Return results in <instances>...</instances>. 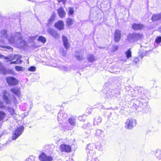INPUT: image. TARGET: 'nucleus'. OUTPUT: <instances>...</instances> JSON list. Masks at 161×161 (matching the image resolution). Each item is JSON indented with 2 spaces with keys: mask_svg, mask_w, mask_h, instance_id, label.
<instances>
[{
  "mask_svg": "<svg viewBox=\"0 0 161 161\" xmlns=\"http://www.w3.org/2000/svg\"><path fill=\"white\" fill-rule=\"evenodd\" d=\"M1 125L0 124V127H1Z\"/></svg>",
  "mask_w": 161,
  "mask_h": 161,
  "instance_id": "61",
  "label": "nucleus"
},
{
  "mask_svg": "<svg viewBox=\"0 0 161 161\" xmlns=\"http://www.w3.org/2000/svg\"><path fill=\"white\" fill-rule=\"evenodd\" d=\"M84 51L82 50L76 51L75 53V57L78 60L80 61L83 60L85 58L84 56Z\"/></svg>",
  "mask_w": 161,
  "mask_h": 161,
  "instance_id": "12",
  "label": "nucleus"
},
{
  "mask_svg": "<svg viewBox=\"0 0 161 161\" xmlns=\"http://www.w3.org/2000/svg\"><path fill=\"white\" fill-rule=\"evenodd\" d=\"M144 27V25L141 24L134 23L132 26V29L135 30H140L143 29Z\"/></svg>",
  "mask_w": 161,
  "mask_h": 161,
  "instance_id": "17",
  "label": "nucleus"
},
{
  "mask_svg": "<svg viewBox=\"0 0 161 161\" xmlns=\"http://www.w3.org/2000/svg\"><path fill=\"white\" fill-rule=\"evenodd\" d=\"M59 116H58V121H59Z\"/></svg>",
  "mask_w": 161,
  "mask_h": 161,
  "instance_id": "57",
  "label": "nucleus"
},
{
  "mask_svg": "<svg viewBox=\"0 0 161 161\" xmlns=\"http://www.w3.org/2000/svg\"><path fill=\"white\" fill-rule=\"evenodd\" d=\"M6 114L2 111H0V121L3 120L6 117Z\"/></svg>",
  "mask_w": 161,
  "mask_h": 161,
  "instance_id": "30",
  "label": "nucleus"
},
{
  "mask_svg": "<svg viewBox=\"0 0 161 161\" xmlns=\"http://www.w3.org/2000/svg\"><path fill=\"white\" fill-rule=\"evenodd\" d=\"M66 161H75L72 158H69Z\"/></svg>",
  "mask_w": 161,
  "mask_h": 161,
  "instance_id": "53",
  "label": "nucleus"
},
{
  "mask_svg": "<svg viewBox=\"0 0 161 161\" xmlns=\"http://www.w3.org/2000/svg\"><path fill=\"white\" fill-rule=\"evenodd\" d=\"M120 95V92L118 90H114L108 89L106 93L105 98L110 103L113 102L115 98Z\"/></svg>",
  "mask_w": 161,
  "mask_h": 161,
  "instance_id": "3",
  "label": "nucleus"
},
{
  "mask_svg": "<svg viewBox=\"0 0 161 161\" xmlns=\"http://www.w3.org/2000/svg\"><path fill=\"white\" fill-rule=\"evenodd\" d=\"M57 11L59 15L60 16V9L59 8L58 9Z\"/></svg>",
  "mask_w": 161,
  "mask_h": 161,
  "instance_id": "52",
  "label": "nucleus"
},
{
  "mask_svg": "<svg viewBox=\"0 0 161 161\" xmlns=\"http://www.w3.org/2000/svg\"><path fill=\"white\" fill-rule=\"evenodd\" d=\"M136 120L131 118L126 119L125 122V127L126 128L131 129L136 125Z\"/></svg>",
  "mask_w": 161,
  "mask_h": 161,
  "instance_id": "8",
  "label": "nucleus"
},
{
  "mask_svg": "<svg viewBox=\"0 0 161 161\" xmlns=\"http://www.w3.org/2000/svg\"><path fill=\"white\" fill-rule=\"evenodd\" d=\"M38 40L39 41L43 43H44L46 42V39L45 38L42 36H40L39 37Z\"/></svg>",
  "mask_w": 161,
  "mask_h": 161,
  "instance_id": "32",
  "label": "nucleus"
},
{
  "mask_svg": "<svg viewBox=\"0 0 161 161\" xmlns=\"http://www.w3.org/2000/svg\"><path fill=\"white\" fill-rule=\"evenodd\" d=\"M36 70V68L34 66H31L28 69V70L30 71H35Z\"/></svg>",
  "mask_w": 161,
  "mask_h": 161,
  "instance_id": "43",
  "label": "nucleus"
},
{
  "mask_svg": "<svg viewBox=\"0 0 161 161\" xmlns=\"http://www.w3.org/2000/svg\"><path fill=\"white\" fill-rule=\"evenodd\" d=\"M2 38L0 37V43H4V41H3L2 40Z\"/></svg>",
  "mask_w": 161,
  "mask_h": 161,
  "instance_id": "54",
  "label": "nucleus"
},
{
  "mask_svg": "<svg viewBox=\"0 0 161 161\" xmlns=\"http://www.w3.org/2000/svg\"><path fill=\"white\" fill-rule=\"evenodd\" d=\"M153 21H156L161 19V13L154 14L152 18Z\"/></svg>",
  "mask_w": 161,
  "mask_h": 161,
  "instance_id": "23",
  "label": "nucleus"
},
{
  "mask_svg": "<svg viewBox=\"0 0 161 161\" xmlns=\"http://www.w3.org/2000/svg\"><path fill=\"white\" fill-rule=\"evenodd\" d=\"M126 58L127 59H129L131 57V52L130 49H128L125 53Z\"/></svg>",
  "mask_w": 161,
  "mask_h": 161,
  "instance_id": "28",
  "label": "nucleus"
},
{
  "mask_svg": "<svg viewBox=\"0 0 161 161\" xmlns=\"http://www.w3.org/2000/svg\"><path fill=\"white\" fill-rule=\"evenodd\" d=\"M47 32L55 38H57L58 37V35L57 32L55 31L53 29L51 28L48 29Z\"/></svg>",
  "mask_w": 161,
  "mask_h": 161,
  "instance_id": "19",
  "label": "nucleus"
},
{
  "mask_svg": "<svg viewBox=\"0 0 161 161\" xmlns=\"http://www.w3.org/2000/svg\"><path fill=\"white\" fill-rule=\"evenodd\" d=\"M1 46L3 47L6 48L7 49L9 50L10 51H13V48L12 47H11L9 46Z\"/></svg>",
  "mask_w": 161,
  "mask_h": 161,
  "instance_id": "45",
  "label": "nucleus"
},
{
  "mask_svg": "<svg viewBox=\"0 0 161 161\" xmlns=\"http://www.w3.org/2000/svg\"><path fill=\"white\" fill-rule=\"evenodd\" d=\"M91 125L89 123L85 124L83 126V128L85 129H89L91 128Z\"/></svg>",
  "mask_w": 161,
  "mask_h": 161,
  "instance_id": "34",
  "label": "nucleus"
},
{
  "mask_svg": "<svg viewBox=\"0 0 161 161\" xmlns=\"http://www.w3.org/2000/svg\"><path fill=\"white\" fill-rule=\"evenodd\" d=\"M136 94H138V92H136Z\"/></svg>",
  "mask_w": 161,
  "mask_h": 161,
  "instance_id": "59",
  "label": "nucleus"
},
{
  "mask_svg": "<svg viewBox=\"0 0 161 161\" xmlns=\"http://www.w3.org/2000/svg\"><path fill=\"white\" fill-rule=\"evenodd\" d=\"M121 31L120 30L116 29L114 32V40L115 42H118L119 41L121 38Z\"/></svg>",
  "mask_w": 161,
  "mask_h": 161,
  "instance_id": "16",
  "label": "nucleus"
},
{
  "mask_svg": "<svg viewBox=\"0 0 161 161\" xmlns=\"http://www.w3.org/2000/svg\"><path fill=\"white\" fill-rule=\"evenodd\" d=\"M95 135V136L100 137L101 138H103L105 136L103 131L102 130L99 129L96 130Z\"/></svg>",
  "mask_w": 161,
  "mask_h": 161,
  "instance_id": "18",
  "label": "nucleus"
},
{
  "mask_svg": "<svg viewBox=\"0 0 161 161\" xmlns=\"http://www.w3.org/2000/svg\"><path fill=\"white\" fill-rule=\"evenodd\" d=\"M8 111L10 115L13 117L15 119L17 118L18 115L15 113L14 109L9 108H8Z\"/></svg>",
  "mask_w": 161,
  "mask_h": 161,
  "instance_id": "22",
  "label": "nucleus"
},
{
  "mask_svg": "<svg viewBox=\"0 0 161 161\" xmlns=\"http://www.w3.org/2000/svg\"><path fill=\"white\" fill-rule=\"evenodd\" d=\"M58 2L60 3V0H58Z\"/></svg>",
  "mask_w": 161,
  "mask_h": 161,
  "instance_id": "58",
  "label": "nucleus"
},
{
  "mask_svg": "<svg viewBox=\"0 0 161 161\" xmlns=\"http://www.w3.org/2000/svg\"><path fill=\"white\" fill-rule=\"evenodd\" d=\"M148 92L142 87L137 86L134 89H131L128 91V94L130 96L137 98L131 100V104L132 108L138 111L147 113L150 111V108L145 98L147 97Z\"/></svg>",
  "mask_w": 161,
  "mask_h": 161,
  "instance_id": "1",
  "label": "nucleus"
},
{
  "mask_svg": "<svg viewBox=\"0 0 161 161\" xmlns=\"http://www.w3.org/2000/svg\"><path fill=\"white\" fill-rule=\"evenodd\" d=\"M121 61H122L123 62H126L127 60V59H126L125 58H121L120 59Z\"/></svg>",
  "mask_w": 161,
  "mask_h": 161,
  "instance_id": "50",
  "label": "nucleus"
},
{
  "mask_svg": "<svg viewBox=\"0 0 161 161\" xmlns=\"http://www.w3.org/2000/svg\"><path fill=\"white\" fill-rule=\"evenodd\" d=\"M69 14L70 15H73L74 13L73 8L71 7H69Z\"/></svg>",
  "mask_w": 161,
  "mask_h": 161,
  "instance_id": "38",
  "label": "nucleus"
},
{
  "mask_svg": "<svg viewBox=\"0 0 161 161\" xmlns=\"http://www.w3.org/2000/svg\"><path fill=\"white\" fill-rule=\"evenodd\" d=\"M62 40L63 46L65 48L66 50H62V49H61V51L62 50L63 56H64L67 53L68 49L69 47V44L67 38L66 36L64 35L62 36Z\"/></svg>",
  "mask_w": 161,
  "mask_h": 161,
  "instance_id": "10",
  "label": "nucleus"
},
{
  "mask_svg": "<svg viewBox=\"0 0 161 161\" xmlns=\"http://www.w3.org/2000/svg\"><path fill=\"white\" fill-rule=\"evenodd\" d=\"M95 148L100 151H102L103 150V146L100 143H97L95 145Z\"/></svg>",
  "mask_w": 161,
  "mask_h": 161,
  "instance_id": "27",
  "label": "nucleus"
},
{
  "mask_svg": "<svg viewBox=\"0 0 161 161\" xmlns=\"http://www.w3.org/2000/svg\"><path fill=\"white\" fill-rule=\"evenodd\" d=\"M145 55V53H142L141 54H139V55H138L139 56V57H140L141 59H142L143 57Z\"/></svg>",
  "mask_w": 161,
  "mask_h": 161,
  "instance_id": "48",
  "label": "nucleus"
},
{
  "mask_svg": "<svg viewBox=\"0 0 161 161\" xmlns=\"http://www.w3.org/2000/svg\"><path fill=\"white\" fill-rule=\"evenodd\" d=\"M102 120V118L100 116H98L95 119L93 124L94 125H98L101 123Z\"/></svg>",
  "mask_w": 161,
  "mask_h": 161,
  "instance_id": "25",
  "label": "nucleus"
},
{
  "mask_svg": "<svg viewBox=\"0 0 161 161\" xmlns=\"http://www.w3.org/2000/svg\"><path fill=\"white\" fill-rule=\"evenodd\" d=\"M71 151V147L65 144H61V152H64L67 153H70Z\"/></svg>",
  "mask_w": 161,
  "mask_h": 161,
  "instance_id": "14",
  "label": "nucleus"
},
{
  "mask_svg": "<svg viewBox=\"0 0 161 161\" xmlns=\"http://www.w3.org/2000/svg\"><path fill=\"white\" fill-rule=\"evenodd\" d=\"M76 117L72 116L69 119V123L71 125L74 126L76 124Z\"/></svg>",
  "mask_w": 161,
  "mask_h": 161,
  "instance_id": "21",
  "label": "nucleus"
},
{
  "mask_svg": "<svg viewBox=\"0 0 161 161\" xmlns=\"http://www.w3.org/2000/svg\"><path fill=\"white\" fill-rule=\"evenodd\" d=\"M86 116L85 115L83 114L82 116H80L78 117V119L80 121H84L86 119Z\"/></svg>",
  "mask_w": 161,
  "mask_h": 161,
  "instance_id": "33",
  "label": "nucleus"
},
{
  "mask_svg": "<svg viewBox=\"0 0 161 161\" xmlns=\"http://www.w3.org/2000/svg\"><path fill=\"white\" fill-rule=\"evenodd\" d=\"M73 22V20L71 18H68L66 22V26L68 27V28H69L71 25H72Z\"/></svg>",
  "mask_w": 161,
  "mask_h": 161,
  "instance_id": "26",
  "label": "nucleus"
},
{
  "mask_svg": "<svg viewBox=\"0 0 161 161\" xmlns=\"http://www.w3.org/2000/svg\"><path fill=\"white\" fill-rule=\"evenodd\" d=\"M64 24L63 22L61 20V30L64 29Z\"/></svg>",
  "mask_w": 161,
  "mask_h": 161,
  "instance_id": "46",
  "label": "nucleus"
},
{
  "mask_svg": "<svg viewBox=\"0 0 161 161\" xmlns=\"http://www.w3.org/2000/svg\"><path fill=\"white\" fill-rule=\"evenodd\" d=\"M6 80L7 83L10 85H16L18 83V81L12 77L7 78Z\"/></svg>",
  "mask_w": 161,
  "mask_h": 161,
  "instance_id": "13",
  "label": "nucleus"
},
{
  "mask_svg": "<svg viewBox=\"0 0 161 161\" xmlns=\"http://www.w3.org/2000/svg\"><path fill=\"white\" fill-rule=\"evenodd\" d=\"M55 18V14H53L52 15L50 19H49V23H51V22H53L54 21Z\"/></svg>",
  "mask_w": 161,
  "mask_h": 161,
  "instance_id": "37",
  "label": "nucleus"
},
{
  "mask_svg": "<svg viewBox=\"0 0 161 161\" xmlns=\"http://www.w3.org/2000/svg\"><path fill=\"white\" fill-rule=\"evenodd\" d=\"M155 156L158 159H161V150H158L156 151Z\"/></svg>",
  "mask_w": 161,
  "mask_h": 161,
  "instance_id": "29",
  "label": "nucleus"
},
{
  "mask_svg": "<svg viewBox=\"0 0 161 161\" xmlns=\"http://www.w3.org/2000/svg\"><path fill=\"white\" fill-rule=\"evenodd\" d=\"M86 150L88 158H92L95 157L96 152L95 150V145L93 144H89L86 147Z\"/></svg>",
  "mask_w": 161,
  "mask_h": 161,
  "instance_id": "5",
  "label": "nucleus"
},
{
  "mask_svg": "<svg viewBox=\"0 0 161 161\" xmlns=\"http://www.w3.org/2000/svg\"><path fill=\"white\" fill-rule=\"evenodd\" d=\"M88 159L90 161H99L98 159L96 158V156L95 157H92V158H88Z\"/></svg>",
  "mask_w": 161,
  "mask_h": 161,
  "instance_id": "42",
  "label": "nucleus"
},
{
  "mask_svg": "<svg viewBox=\"0 0 161 161\" xmlns=\"http://www.w3.org/2000/svg\"><path fill=\"white\" fill-rule=\"evenodd\" d=\"M35 157L33 156H31L26 159V161H34Z\"/></svg>",
  "mask_w": 161,
  "mask_h": 161,
  "instance_id": "39",
  "label": "nucleus"
},
{
  "mask_svg": "<svg viewBox=\"0 0 161 161\" xmlns=\"http://www.w3.org/2000/svg\"><path fill=\"white\" fill-rule=\"evenodd\" d=\"M3 58L4 59L8 60V61L14 60L10 62V64H20L22 61L21 60V57L19 55H11L8 57H5L0 54V58Z\"/></svg>",
  "mask_w": 161,
  "mask_h": 161,
  "instance_id": "4",
  "label": "nucleus"
},
{
  "mask_svg": "<svg viewBox=\"0 0 161 161\" xmlns=\"http://www.w3.org/2000/svg\"><path fill=\"white\" fill-rule=\"evenodd\" d=\"M54 27L59 30H60V21L55 23Z\"/></svg>",
  "mask_w": 161,
  "mask_h": 161,
  "instance_id": "31",
  "label": "nucleus"
},
{
  "mask_svg": "<svg viewBox=\"0 0 161 161\" xmlns=\"http://www.w3.org/2000/svg\"><path fill=\"white\" fill-rule=\"evenodd\" d=\"M1 66H2V64H1V63L0 62V69H1Z\"/></svg>",
  "mask_w": 161,
  "mask_h": 161,
  "instance_id": "56",
  "label": "nucleus"
},
{
  "mask_svg": "<svg viewBox=\"0 0 161 161\" xmlns=\"http://www.w3.org/2000/svg\"><path fill=\"white\" fill-rule=\"evenodd\" d=\"M4 107L3 103L0 101V108H3Z\"/></svg>",
  "mask_w": 161,
  "mask_h": 161,
  "instance_id": "49",
  "label": "nucleus"
},
{
  "mask_svg": "<svg viewBox=\"0 0 161 161\" xmlns=\"http://www.w3.org/2000/svg\"><path fill=\"white\" fill-rule=\"evenodd\" d=\"M142 37V35L139 33H133L129 34L127 36L128 41L130 42H136Z\"/></svg>",
  "mask_w": 161,
  "mask_h": 161,
  "instance_id": "7",
  "label": "nucleus"
},
{
  "mask_svg": "<svg viewBox=\"0 0 161 161\" xmlns=\"http://www.w3.org/2000/svg\"><path fill=\"white\" fill-rule=\"evenodd\" d=\"M62 117L64 119H65L67 118V114L65 113H62Z\"/></svg>",
  "mask_w": 161,
  "mask_h": 161,
  "instance_id": "47",
  "label": "nucleus"
},
{
  "mask_svg": "<svg viewBox=\"0 0 161 161\" xmlns=\"http://www.w3.org/2000/svg\"><path fill=\"white\" fill-rule=\"evenodd\" d=\"M66 13L63 8L61 7V18L65 16Z\"/></svg>",
  "mask_w": 161,
  "mask_h": 161,
  "instance_id": "40",
  "label": "nucleus"
},
{
  "mask_svg": "<svg viewBox=\"0 0 161 161\" xmlns=\"http://www.w3.org/2000/svg\"><path fill=\"white\" fill-rule=\"evenodd\" d=\"M127 88H129V87H126V89H127Z\"/></svg>",
  "mask_w": 161,
  "mask_h": 161,
  "instance_id": "60",
  "label": "nucleus"
},
{
  "mask_svg": "<svg viewBox=\"0 0 161 161\" xmlns=\"http://www.w3.org/2000/svg\"><path fill=\"white\" fill-rule=\"evenodd\" d=\"M15 69L17 71H23L24 68L22 67L16 66H15Z\"/></svg>",
  "mask_w": 161,
  "mask_h": 161,
  "instance_id": "35",
  "label": "nucleus"
},
{
  "mask_svg": "<svg viewBox=\"0 0 161 161\" xmlns=\"http://www.w3.org/2000/svg\"><path fill=\"white\" fill-rule=\"evenodd\" d=\"M8 96L9 94L5 91H3V99L7 104L12 105L13 103L14 104L16 105L18 103V101L17 100L15 97H14L11 99V98H8Z\"/></svg>",
  "mask_w": 161,
  "mask_h": 161,
  "instance_id": "6",
  "label": "nucleus"
},
{
  "mask_svg": "<svg viewBox=\"0 0 161 161\" xmlns=\"http://www.w3.org/2000/svg\"><path fill=\"white\" fill-rule=\"evenodd\" d=\"M66 0H61V2L63 3V4L65 6Z\"/></svg>",
  "mask_w": 161,
  "mask_h": 161,
  "instance_id": "51",
  "label": "nucleus"
},
{
  "mask_svg": "<svg viewBox=\"0 0 161 161\" xmlns=\"http://www.w3.org/2000/svg\"><path fill=\"white\" fill-rule=\"evenodd\" d=\"M88 61L90 63H92L96 60L95 57L92 54L88 55L87 57Z\"/></svg>",
  "mask_w": 161,
  "mask_h": 161,
  "instance_id": "24",
  "label": "nucleus"
},
{
  "mask_svg": "<svg viewBox=\"0 0 161 161\" xmlns=\"http://www.w3.org/2000/svg\"><path fill=\"white\" fill-rule=\"evenodd\" d=\"M155 42L157 44H159L161 42V36H158L155 39Z\"/></svg>",
  "mask_w": 161,
  "mask_h": 161,
  "instance_id": "36",
  "label": "nucleus"
},
{
  "mask_svg": "<svg viewBox=\"0 0 161 161\" xmlns=\"http://www.w3.org/2000/svg\"><path fill=\"white\" fill-rule=\"evenodd\" d=\"M133 61L134 63L137 64L139 62V59L138 57H135L134 58Z\"/></svg>",
  "mask_w": 161,
  "mask_h": 161,
  "instance_id": "41",
  "label": "nucleus"
},
{
  "mask_svg": "<svg viewBox=\"0 0 161 161\" xmlns=\"http://www.w3.org/2000/svg\"><path fill=\"white\" fill-rule=\"evenodd\" d=\"M39 158L41 161H52L53 159L52 156H47L43 153L39 155Z\"/></svg>",
  "mask_w": 161,
  "mask_h": 161,
  "instance_id": "11",
  "label": "nucleus"
},
{
  "mask_svg": "<svg viewBox=\"0 0 161 161\" xmlns=\"http://www.w3.org/2000/svg\"><path fill=\"white\" fill-rule=\"evenodd\" d=\"M11 91L14 94H15L18 97L20 96L21 94L19 89L16 87L11 89Z\"/></svg>",
  "mask_w": 161,
  "mask_h": 161,
  "instance_id": "20",
  "label": "nucleus"
},
{
  "mask_svg": "<svg viewBox=\"0 0 161 161\" xmlns=\"http://www.w3.org/2000/svg\"><path fill=\"white\" fill-rule=\"evenodd\" d=\"M65 129L67 130H71V129H70L68 127H66Z\"/></svg>",
  "mask_w": 161,
  "mask_h": 161,
  "instance_id": "55",
  "label": "nucleus"
},
{
  "mask_svg": "<svg viewBox=\"0 0 161 161\" xmlns=\"http://www.w3.org/2000/svg\"><path fill=\"white\" fill-rule=\"evenodd\" d=\"M1 34L3 36V38H4V40H2L3 41H4V43H6V42L8 41V38H11V37L12 36H13V37L14 36V34H13L12 35H10L8 36H7V31L5 30H3L1 31Z\"/></svg>",
  "mask_w": 161,
  "mask_h": 161,
  "instance_id": "15",
  "label": "nucleus"
},
{
  "mask_svg": "<svg viewBox=\"0 0 161 161\" xmlns=\"http://www.w3.org/2000/svg\"><path fill=\"white\" fill-rule=\"evenodd\" d=\"M9 43L12 44H18L19 47H23L25 45V42L22 40L21 34L17 32L14 34V36H12L11 38H8Z\"/></svg>",
  "mask_w": 161,
  "mask_h": 161,
  "instance_id": "2",
  "label": "nucleus"
},
{
  "mask_svg": "<svg viewBox=\"0 0 161 161\" xmlns=\"http://www.w3.org/2000/svg\"><path fill=\"white\" fill-rule=\"evenodd\" d=\"M118 47L117 46L114 45L113 46V51L114 52L117 51L118 49Z\"/></svg>",
  "mask_w": 161,
  "mask_h": 161,
  "instance_id": "44",
  "label": "nucleus"
},
{
  "mask_svg": "<svg viewBox=\"0 0 161 161\" xmlns=\"http://www.w3.org/2000/svg\"><path fill=\"white\" fill-rule=\"evenodd\" d=\"M24 130V128L22 126H19L17 127L15 130L13 134L12 139L16 140L22 133Z\"/></svg>",
  "mask_w": 161,
  "mask_h": 161,
  "instance_id": "9",
  "label": "nucleus"
}]
</instances>
